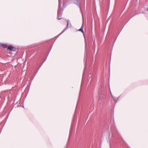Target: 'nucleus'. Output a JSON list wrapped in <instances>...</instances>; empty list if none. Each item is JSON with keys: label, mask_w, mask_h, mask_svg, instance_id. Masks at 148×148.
<instances>
[{"label": "nucleus", "mask_w": 148, "mask_h": 148, "mask_svg": "<svg viewBox=\"0 0 148 148\" xmlns=\"http://www.w3.org/2000/svg\"><path fill=\"white\" fill-rule=\"evenodd\" d=\"M67 25H66V27L63 30V31L59 34V36H60L61 34L63 33L67 29V28L69 24V19L67 20Z\"/></svg>", "instance_id": "obj_2"}, {"label": "nucleus", "mask_w": 148, "mask_h": 148, "mask_svg": "<svg viewBox=\"0 0 148 148\" xmlns=\"http://www.w3.org/2000/svg\"><path fill=\"white\" fill-rule=\"evenodd\" d=\"M59 1V8L58 11V19L59 20L61 19V18H60V16L62 14L63 9L61 8V6L62 4L61 0H58Z\"/></svg>", "instance_id": "obj_1"}, {"label": "nucleus", "mask_w": 148, "mask_h": 148, "mask_svg": "<svg viewBox=\"0 0 148 148\" xmlns=\"http://www.w3.org/2000/svg\"><path fill=\"white\" fill-rule=\"evenodd\" d=\"M14 48V47L10 45L8 46V49L10 50V51H12L13 50Z\"/></svg>", "instance_id": "obj_4"}, {"label": "nucleus", "mask_w": 148, "mask_h": 148, "mask_svg": "<svg viewBox=\"0 0 148 148\" xmlns=\"http://www.w3.org/2000/svg\"><path fill=\"white\" fill-rule=\"evenodd\" d=\"M147 11H148V8H147Z\"/></svg>", "instance_id": "obj_9"}, {"label": "nucleus", "mask_w": 148, "mask_h": 148, "mask_svg": "<svg viewBox=\"0 0 148 148\" xmlns=\"http://www.w3.org/2000/svg\"><path fill=\"white\" fill-rule=\"evenodd\" d=\"M71 129H72V127H71V129H70V131L69 136H70V134H71Z\"/></svg>", "instance_id": "obj_7"}, {"label": "nucleus", "mask_w": 148, "mask_h": 148, "mask_svg": "<svg viewBox=\"0 0 148 148\" xmlns=\"http://www.w3.org/2000/svg\"><path fill=\"white\" fill-rule=\"evenodd\" d=\"M2 46L4 48H6L7 47V45L6 44H3L2 45Z\"/></svg>", "instance_id": "obj_5"}, {"label": "nucleus", "mask_w": 148, "mask_h": 148, "mask_svg": "<svg viewBox=\"0 0 148 148\" xmlns=\"http://www.w3.org/2000/svg\"><path fill=\"white\" fill-rule=\"evenodd\" d=\"M83 26H84V25H83V24L82 25V26L81 27V28H80V29L79 30V31H81L82 33H83L84 37L85 38V36H84V31H83V29H84Z\"/></svg>", "instance_id": "obj_3"}, {"label": "nucleus", "mask_w": 148, "mask_h": 148, "mask_svg": "<svg viewBox=\"0 0 148 148\" xmlns=\"http://www.w3.org/2000/svg\"><path fill=\"white\" fill-rule=\"evenodd\" d=\"M102 100V99L101 98V97H100V98H99V100Z\"/></svg>", "instance_id": "obj_8"}, {"label": "nucleus", "mask_w": 148, "mask_h": 148, "mask_svg": "<svg viewBox=\"0 0 148 148\" xmlns=\"http://www.w3.org/2000/svg\"><path fill=\"white\" fill-rule=\"evenodd\" d=\"M110 93H111V96L112 97V98L115 101L116 100L115 99V98H114V97H113V96H112V94L111 93V92H110Z\"/></svg>", "instance_id": "obj_6"}]
</instances>
